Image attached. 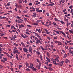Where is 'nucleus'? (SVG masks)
<instances>
[{
  "mask_svg": "<svg viewBox=\"0 0 73 73\" xmlns=\"http://www.w3.org/2000/svg\"><path fill=\"white\" fill-rule=\"evenodd\" d=\"M54 39H57V37L56 36H54Z\"/></svg>",
  "mask_w": 73,
  "mask_h": 73,
  "instance_id": "obj_63",
  "label": "nucleus"
},
{
  "mask_svg": "<svg viewBox=\"0 0 73 73\" xmlns=\"http://www.w3.org/2000/svg\"><path fill=\"white\" fill-rule=\"evenodd\" d=\"M44 31H46V34H47V35H49L50 32H48V30L46 29H44Z\"/></svg>",
  "mask_w": 73,
  "mask_h": 73,
  "instance_id": "obj_10",
  "label": "nucleus"
},
{
  "mask_svg": "<svg viewBox=\"0 0 73 73\" xmlns=\"http://www.w3.org/2000/svg\"><path fill=\"white\" fill-rule=\"evenodd\" d=\"M38 32L39 33H41V30H40V29H39L38 31Z\"/></svg>",
  "mask_w": 73,
  "mask_h": 73,
  "instance_id": "obj_34",
  "label": "nucleus"
},
{
  "mask_svg": "<svg viewBox=\"0 0 73 73\" xmlns=\"http://www.w3.org/2000/svg\"><path fill=\"white\" fill-rule=\"evenodd\" d=\"M36 61H37V62H38V63H39V62H40V61L38 59H36Z\"/></svg>",
  "mask_w": 73,
  "mask_h": 73,
  "instance_id": "obj_41",
  "label": "nucleus"
},
{
  "mask_svg": "<svg viewBox=\"0 0 73 73\" xmlns=\"http://www.w3.org/2000/svg\"><path fill=\"white\" fill-rule=\"evenodd\" d=\"M39 64L38 66H40L41 65V62H39Z\"/></svg>",
  "mask_w": 73,
  "mask_h": 73,
  "instance_id": "obj_47",
  "label": "nucleus"
},
{
  "mask_svg": "<svg viewBox=\"0 0 73 73\" xmlns=\"http://www.w3.org/2000/svg\"><path fill=\"white\" fill-rule=\"evenodd\" d=\"M4 36V34L0 33V36Z\"/></svg>",
  "mask_w": 73,
  "mask_h": 73,
  "instance_id": "obj_48",
  "label": "nucleus"
},
{
  "mask_svg": "<svg viewBox=\"0 0 73 73\" xmlns=\"http://www.w3.org/2000/svg\"><path fill=\"white\" fill-rule=\"evenodd\" d=\"M53 31H54V32H56V33L57 34H58V35H60V33L59 32V31L54 30Z\"/></svg>",
  "mask_w": 73,
  "mask_h": 73,
  "instance_id": "obj_14",
  "label": "nucleus"
},
{
  "mask_svg": "<svg viewBox=\"0 0 73 73\" xmlns=\"http://www.w3.org/2000/svg\"><path fill=\"white\" fill-rule=\"evenodd\" d=\"M16 18L18 19H21V17H19V16H17L16 17Z\"/></svg>",
  "mask_w": 73,
  "mask_h": 73,
  "instance_id": "obj_27",
  "label": "nucleus"
},
{
  "mask_svg": "<svg viewBox=\"0 0 73 73\" xmlns=\"http://www.w3.org/2000/svg\"><path fill=\"white\" fill-rule=\"evenodd\" d=\"M59 32L61 33H62V34L63 35H64V37H66V35H65V34L63 32H62V31H59Z\"/></svg>",
  "mask_w": 73,
  "mask_h": 73,
  "instance_id": "obj_5",
  "label": "nucleus"
},
{
  "mask_svg": "<svg viewBox=\"0 0 73 73\" xmlns=\"http://www.w3.org/2000/svg\"><path fill=\"white\" fill-rule=\"evenodd\" d=\"M72 31V30H69V31L70 32V33H73V31Z\"/></svg>",
  "mask_w": 73,
  "mask_h": 73,
  "instance_id": "obj_44",
  "label": "nucleus"
},
{
  "mask_svg": "<svg viewBox=\"0 0 73 73\" xmlns=\"http://www.w3.org/2000/svg\"><path fill=\"white\" fill-rule=\"evenodd\" d=\"M53 24L54 25H56V26H57V25H56V23H55V22H53Z\"/></svg>",
  "mask_w": 73,
  "mask_h": 73,
  "instance_id": "obj_40",
  "label": "nucleus"
},
{
  "mask_svg": "<svg viewBox=\"0 0 73 73\" xmlns=\"http://www.w3.org/2000/svg\"><path fill=\"white\" fill-rule=\"evenodd\" d=\"M38 24V23H34L33 25H37Z\"/></svg>",
  "mask_w": 73,
  "mask_h": 73,
  "instance_id": "obj_38",
  "label": "nucleus"
},
{
  "mask_svg": "<svg viewBox=\"0 0 73 73\" xmlns=\"http://www.w3.org/2000/svg\"><path fill=\"white\" fill-rule=\"evenodd\" d=\"M18 48L20 50H22V48H21V47H19Z\"/></svg>",
  "mask_w": 73,
  "mask_h": 73,
  "instance_id": "obj_53",
  "label": "nucleus"
},
{
  "mask_svg": "<svg viewBox=\"0 0 73 73\" xmlns=\"http://www.w3.org/2000/svg\"><path fill=\"white\" fill-rule=\"evenodd\" d=\"M13 28L14 29H16V28H15V27H14L13 26H11V29H12Z\"/></svg>",
  "mask_w": 73,
  "mask_h": 73,
  "instance_id": "obj_18",
  "label": "nucleus"
},
{
  "mask_svg": "<svg viewBox=\"0 0 73 73\" xmlns=\"http://www.w3.org/2000/svg\"><path fill=\"white\" fill-rule=\"evenodd\" d=\"M35 35L36 36H37V37H38V36H39L38 35V33H35Z\"/></svg>",
  "mask_w": 73,
  "mask_h": 73,
  "instance_id": "obj_26",
  "label": "nucleus"
},
{
  "mask_svg": "<svg viewBox=\"0 0 73 73\" xmlns=\"http://www.w3.org/2000/svg\"><path fill=\"white\" fill-rule=\"evenodd\" d=\"M71 24V23H69L68 22H67V24H66L67 27H69V25H70Z\"/></svg>",
  "mask_w": 73,
  "mask_h": 73,
  "instance_id": "obj_16",
  "label": "nucleus"
},
{
  "mask_svg": "<svg viewBox=\"0 0 73 73\" xmlns=\"http://www.w3.org/2000/svg\"><path fill=\"white\" fill-rule=\"evenodd\" d=\"M40 47L41 48L42 50H47V47H45V48H44L42 46H40Z\"/></svg>",
  "mask_w": 73,
  "mask_h": 73,
  "instance_id": "obj_4",
  "label": "nucleus"
},
{
  "mask_svg": "<svg viewBox=\"0 0 73 73\" xmlns=\"http://www.w3.org/2000/svg\"><path fill=\"white\" fill-rule=\"evenodd\" d=\"M32 9L33 10V12H35V11H36V10H35V8L34 7H33Z\"/></svg>",
  "mask_w": 73,
  "mask_h": 73,
  "instance_id": "obj_22",
  "label": "nucleus"
},
{
  "mask_svg": "<svg viewBox=\"0 0 73 73\" xmlns=\"http://www.w3.org/2000/svg\"><path fill=\"white\" fill-rule=\"evenodd\" d=\"M23 50L24 52H26V53H28V50L27 49L24 48H23Z\"/></svg>",
  "mask_w": 73,
  "mask_h": 73,
  "instance_id": "obj_6",
  "label": "nucleus"
},
{
  "mask_svg": "<svg viewBox=\"0 0 73 73\" xmlns=\"http://www.w3.org/2000/svg\"><path fill=\"white\" fill-rule=\"evenodd\" d=\"M21 44L23 45V46H24L25 45V44H24V43H23V42H22L21 43Z\"/></svg>",
  "mask_w": 73,
  "mask_h": 73,
  "instance_id": "obj_52",
  "label": "nucleus"
},
{
  "mask_svg": "<svg viewBox=\"0 0 73 73\" xmlns=\"http://www.w3.org/2000/svg\"><path fill=\"white\" fill-rule=\"evenodd\" d=\"M62 24H65V22H63L62 21H59Z\"/></svg>",
  "mask_w": 73,
  "mask_h": 73,
  "instance_id": "obj_23",
  "label": "nucleus"
},
{
  "mask_svg": "<svg viewBox=\"0 0 73 73\" xmlns=\"http://www.w3.org/2000/svg\"><path fill=\"white\" fill-rule=\"evenodd\" d=\"M40 57L41 60H42V55H40Z\"/></svg>",
  "mask_w": 73,
  "mask_h": 73,
  "instance_id": "obj_29",
  "label": "nucleus"
},
{
  "mask_svg": "<svg viewBox=\"0 0 73 73\" xmlns=\"http://www.w3.org/2000/svg\"><path fill=\"white\" fill-rule=\"evenodd\" d=\"M36 53L38 55H40V52L39 51H37L36 52Z\"/></svg>",
  "mask_w": 73,
  "mask_h": 73,
  "instance_id": "obj_19",
  "label": "nucleus"
},
{
  "mask_svg": "<svg viewBox=\"0 0 73 73\" xmlns=\"http://www.w3.org/2000/svg\"><path fill=\"white\" fill-rule=\"evenodd\" d=\"M64 61H61L60 62H59L58 63V65L60 66H62V65H63V64H64Z\"/></svg>",
  "mask_w": 73,
  "mask_h": 73,
  "instance_id": "obj_3",
  "label": "nucleus"
},
{
  "mask_svg": "<svg viewBox=\"0 0 73 73\" xmlns=\"http://www.w3.org/2000/svg\"><path fill=\"white\" fill-rule=\"evenodd\" d=\"M42 11L41 10H39V11H38V12H42Z\"/></svg>",
  "mask_w": 73,
  "mask_h": 73,
  "instance_id": "obj_64",
  "label": "nucleus"
},
{
  "mask_svg": "<svg viewBox=\"0 0 73 73\" xmlns=\"http://www.w3.org/2000/svg\"><path fill=\"white\" fill-rule=\"evenodd\" d=\"M11 38V40H13V41H14V40H15V39H14V38Z\"/></svg>",
  "mask_w": 73,
  "mask_h": 73,
  "instance_id": "obj_59",
  "label": "nucleus"
},
{
  "mask_svg": "<svg viewBox=\"0 0 73 73\" xmlns=\"http://www.w3.org/2000/svg\"><path fill=\"white\" fill-rule=\"evenodd\" d=\"M3 59H4V61L5 62V61H7V58H3Z\"/></svg>",
  "mask_w": 73,
  "mask_h": 73,
  "instance_id": "obj_25",
  "label": "nucleus"
},
{
  "mask_svg": "<svg viewBox=\"0 0 73 73\" xmlns=\"http://www.w3.org/2000/svg\"><path fill=\"white\" fill-rule=\"evenodd\" d=\"M13 53L14 54H15L16 53L15 50H14V51H13Z\"/></svg>",
  "mask_w": 73,
  "mask_h": 73,
  "instance_id": "obj_54",
  "label": "nucleus"
},
{
  "mask_svg": "<svg viewBox=\"0 0 73 73\" xmlns=\"http://www.w3.org/2000/svg\"><path fill=\"white\" fill-rule=\"evenodd\" d=\"M46 59L47 60H46V61L47 62H50V58H49L46 57Z\"/></svg>",
  "mask_w": 73,
  "mask_h": 73,
  "instance_id": "obj_11",
  "label": "nucleus"
},
{
  "mask_svg": "<svg viewBox=\"0 0 73 73\" xmlns=\"http://www.w3.org/2000/svg\"><path fill=\"white\" fill-rule=\"evenodd\" d=\"M23 35H24L23 34L21 35V37H23V38H28V36L27 35H25V34H24Z\"/></svg>",
  "mask_w": 73,
  "mask_h": 73,
  "instance_id": "obj_1",
  "label": "nucleus"
},
{
  "mask_svg": "<svg viewBox=\"0 0 73 73\" xmlns=\"http://www.w3.org/2000/svg\"><path fill=\"white\" fill-rule=\"evenodd\" d=\"M65 48H66V49H68V46H65Z\"/></svg>",
  "mask_w": 73,
  "mask_h": 73,
  "instance_id": "obj_50",
  "label": "nucleus"
},
{
  "mask_svg": "<svg viewBox=\"0 0 73 73\" xmlns=\"http://www.w3.org/2000/svg\"><path fill=\"white\" fill-rule=\"evenodd\" d=\"M38 37L39 38V40H40L41 41H42V39L41 38V36L40 35H39L38 36Z\"/></svg>",
  "mask_w": 73,
  "mask_h": 73,
  "instance_id": "obj_17",
  "label": "nucleus"
},
{
  "mask_svg": "<svg viewBox=\"0 0 73 73\" xmlns=\"http://www.w3.org/2000/svg\"><path fill=\"white\" fill-rule=\"evenodd\" d=\"M26 64V65L27 66H28H28H28V65H29V64H28V63L26 62L25 63Z\"/></svg>",
  "mask_w": 73,
  "mask_h": 73,
  "instance_id": "obj_33",
  "label": "nucleus"
},
{
  "mask_svg": "<svg viewBox=\"0 0 73 73\" xmlns=\"http://www.w3.org/2000/svg\"><path fill=\"white\" fill-rule=\"evenodd\" d=\"M40 4V2H38L35 4V5H38Z\"/></svg>",
  "mask_w": 73,
  "mask_h": 73,
  "instance_id": "obj_28",
  "label": "nucleus"
},
{
  "mask_svg": "<svg viewBox=\"0 0 73 73\" xmlns=\"http://www.w3.org/2000/svg\"><path fill=\"white\" fill-rule=\"evenodd\" d=\"M25 33L26 34H27V35H29V32H28V31H26L25 32Z\"/></svg>",
  "mask_w": 73,
  "mask_h": 73,
  "instance_id": "obj_42",
  "label": "nucleus"
},
{
  "mask_svg": "<svg viewBox=\"0 0 73 73\" xmlns=\"http://www.w3.org/2000/svg\"><path fill=\"white\" fill-rule=\"evenodd\" d=\"M32 5V3H29V5H30L31 6V5Z\"/></svg>",
  "mask_w": 73,
  "mask_h": 73,
  "instance_id": "obj_62",
  "label": "nucleus"
},
{
  "mask_svg": "<svg viewBox=\"0 0 73 73\" xmlns=\"http://www.w3.org/2000/svg\"><path fill=\"white\" fill-rule=\"evenodd\" d=\"M66 63H68V62H70V61L68 59H66V60H65Z\"/></svg>",
  "mask_w": 73,
  "mask_h": 73,
  "instance_id": "obj_12",
  "label": "nucleus"
},
{
  "mask_svg": "<svg viewBox=\"0 0 73 73\" xmlns=\"http://www.w3.org/2000/svg\"><path fill=\"white\" fill-rule=\"evenodd\" d=\"M30 65L29 66H28V68H31V69L32 68L33 69V68H34L33 67V64L30 63Z\"/></svg>",
  "mask_w": 73,
  "mask_h": 73,
  "instance_id": "obj_2",
  "label": "nucleus"
},
{
  "mask_svg": "<svg viewBox=\"0 0 73 73\" xmlns=\"http://www.w3.org/2000/svg\"><path fill=\"white\" fill-rule=\"evenodd\" d=\"M26 70L27 71H30V69H29V68H27Z\"/></svg>",
  "mask_w": 73,
  "mask_h": 73,
  "instance_id": "obj_49",
  "label": "nucleus"
},
{
  "mask_svg": "<svg viewBox=\"0 0 73 73\" xmlns=\"http://www.w3.org/2000/svg\"><path fill=\"white\" fill-rule=\"evenodd\" d=\"M36 67H37L38 68V69H40V66L38 65H36Z\"/></svg>",
  "mask_w": 73,
  "mask_h": 73,
  "instance_id": "obj_30",
  "label": "nucleus"
},
{
  "mask_svg": "<svg viewBox=\"0 0 73 73\" xmlns=\"http://www.w3.org/2000/svg\"><path fill=\"white\" fill-rule=\"evenodd\" d=\"M27 26L29 28H32V26L30 25H27Z\"/></svg>",
  "mask_w": 73,
  "mask_h": 73,
  "instance_id": "obj_45",
  "label": "nucleus"
},
{
  "mask_svg": "<svg viewBox=\"0 0 73 73\" xmlns=\"http://www.w3.org/2000/svg\"><path fill=\"white\" fill-rule=\"evenodd\" d=\"M13 44V45H14L16 46H19V44H18L17 43H14Z\"/></svg>",
  "mask_w": 73,
  "mask_h": 73,
  "instance_id": "obj_24",
  "label": "nucleus"
},
{
  "mask_svg": "<svg viewBox=\"0 0 73 73\" xmlns=\"http://www.w3.org/2000/svg\"><path fill=\"white\" fill-rule=\"evenodd\" d=\"M29 49H31V50L32 49V47H31V46H30L29 47Z\"/></svg>",
  "mask_w": 73,
  "mask_h": 73,
  "instance_id": "obj_57",
  "label": "nucleus"
},
{
  "mask_svg": "<svg viewBox=\"0 0 73 73\" xmlns=\"http://www.w3.org/2000/svg\"><path fill=\"white\" fill-rule=\"evenodd\" d=\"M27 56H31V54H27Z\"/></svg>",
  "mask_w": 73,
  "mask_h": 73,
  "instance_id": "obj_61",
  "label": "nucleus"
},
{
  "mask_svg": "<svg viewBox=\"0 0 73 73\" xmlns=\"http://www.w3.org/2000/svg\"><path fill=\"white\" fill-rule=\"evenodd\" d=\"M19 29H21V25H20V24L19 25Z\"/></svg>",
  "mask_w": 73,
  "mask_h": 73,
  "instance_id": "obj_36",
  "label": "nucleus"
},
{
  "mask_svg": "<svg viewBox=\"0 0 73 73\" xmlns=\"http://www.w3.org/2000/svg\"><path fill=\"white\" fill-rule=\"evenodd\" d=\"M10 5V2H9L7 4V6L9 7Z\"/></svg>",
  "mask_w": 73,
  "mask_h": 73,
  "instance_id": "obj_35",
  "label": "nucleus"
},
{
  "mask_svg": "<svg viewBox=\"0 0 73 73\" xmlns=\"http://www.w3.org/2000/svg\"><path fill=\"white\" fill-rule=\"evenodd\" d=\"M33 68H31L32 69H33V71H36L37 70V69L35 68H34V67H33Z\"/></svg>",
  "mask_w": 73,
  "mask_h": 73,
  "instance_id": "obj_15",
  "label": "nucleus"
},
{
  "mask_svg": "<svg viewBox=\"0 0 73 73\" xmlns=\"http://www.w3.org/2000/svg\"><path fill=\"white\" fill-rule=\"evenodd\" d=\"M1 57H3V56H4V54H0V56Z\"/></svg>",
  "mask_w": 73,
  "mask_h": 73,
  "instance_id": "obj_51",
  "label": "nucleus"
},
{
  "mask_svg": "<svg viewBox=\"0 0 73 73\" xmlns=\"http://www.w3.org/2000/svg\"><path fill=\"white\" fill-rule=\"evenodd\" d=\"M39 44V42H38V40H36V44Z\"/></svg>",
  "mask_w": 73,
  "mask_h": 73,
  "instance_id": "obj_46",
  "label": "nucleus"
},
{
  "mask_svg": "<svg viewBox=\"0 0 73 73\" xmlns=\"http://www.w3.org/2000/svg\"><path fill=\"white\" fill-rule=\"evenodd\" d=\"M69 8H70V9H72V6H70L69 7Z\"/></svg>",
  "mask_w": 73,
  "mask_h": 73,
  "instance_id": "obj_55",
  "label": "nucleus"
},
{
  "mask_svg": "<svg viewBox=\"0 0 73 73\" xmlns=\"http://www.w3.org/2000/svg\"><path fill=\"white\" fill-rule=\"evenodd\" d=\"M40 20H38L37 21H36V23H37V24H38V23H40Z\"/></svg>",
  "mask_w": 73,
  "mask_h": 73,
  "instance_id": "obj_37",
  "label": "nucleus"
},
{
  "mask_svg": "<svg viewBox=\"0 0 73 73\" xmlns=\"http://www.w3.org/2000/svg\"><path fill=\"white\" fill-rule=\"evenodd\" d=\"M67 56V54H65L64 56V58H65Z\"/></svg>",
  "mask_w": 73,
  "mask_h": 73,
  "instance_id": "obj_39",
  "label": "nucleus"
},
{
  "mask_svg": "<svg viewBox=\"0 0 73 73\" xmlns=\"http://www.w3.org/2000/svg\"><path fill=\"white\" fill-rule=\"evenodd\" d=\"M56 28H57V29H59V30H62V29L61 28L57 27Z\"/></svg>",
  "mask_w": 73,
  "mask_h": 73,
  "instance_id": "obj_43",
  "label": "nucleus"
},
{
  "mask_svg": "<svg viewBox=\"0 0 73 73\" xmlns=\"http://www.w3.org/2000/svg\"><path fill=\"white\" fill-rule=\"evenodd\" d=\"M51 60H52V61L54 63V64H55L56 63V59H53V58L51 59Z\"/></svg>",
  "mask_w": 73,
  "mask_h": 73,
  "instance_id": "obj_8",
  "label": "nucleus"
},
{
  "mask_svg": "<svg viewBox=\"0 0 73 73\" xmlns=\"http://www.w3.org/2000/svg\"><path fill=\"white\" fill-rule=\"evenodd\" d=\"M32 49H29V52H30L31 53H33L32 52Z\"/></svg>",
  "mask_w": 73,
  "mask_h": 73,
  "instance_id": "obj_20",
  "label": "nucleus"
},
{
  "mask_svg": "<svg viewBox=\"0 0 73 73\" xmlns=\"http://www.w3.org/2000/svg\"><path fill=\"white\" fill-rule=\"evenodd\" d=\"M19 21L18 22V23H20V24H21L23 23V20L21 19H19L18 20Z\"/></svg>",
  "mask_w": 73,
  "mask_h": 73,
  "instance_id": "obj_9",
  "label": "nucleus"
},
{
  "mask_svg": "<svg viewBox=\"0 0 73 73\" xmlns=\"http://www.w3.org/2000/svg\"><path fill=\"white\" fill-rule=\"evenodd\" d=\"M36 11L38 12L39 11V8H36Z\"/></svg>",
  "mask_w": 73,
  "mask_h": 73,
  "instance_id": "obj_31",
  "label": "nucleus"
},
{
  "mask_svg": "<svg viewBox=\"0 0 73 73\" xmlns=\"http://www.w3.org/2000/svg\"><path fill=\"white\" fill-rule=\"evenodd\" d=\"M60 39H61V40H64V38L62 37H60Z\"/></svg>",
  "mask_w": 73,
  "mask_h": 73,
  "instance_id": "obj_58",
  "label": "nucleus"
},
{
  "mask_svg": "<svg viewBox=\"0 0 73 73\" xmlns=\"http://www.w3.org/2000/svg\"><path fill=\"white\" fill-rule=\"evenodd\" d=\"M55 60H57V59H58V58H59V56H58L56 57L55 58Z\"/></svg>",
  "mask_w": 73,
  "mask_h": 73,
  "instance_id": "obj_56",
  "label": "nucleus"
},
{
  "mask_svg": "<svg viewBox=\"0 0 73 73\" xmlns=\"http://www.w3.org/2000/svg\"><path fill=\"white\" fill-rule=\"evenodd\" d=\"M58 45H62V42L59 41L58 43Z\"/></svg>",
  "mask_w": 73,
  "mask_h": 73,
  "instance_id": "obj_13",
  "label": "nucleus"
},
{
  "mask_svg": "<svg viewBox=\"0 0 73 73\" xmlns=\"http://www.w3.org/2000/svg\"><path fill=\"white\" fill-rule=\"evenodd\" d=\"M59 41H56L54 42L55 43H57V44H58V43Z\"/></svg>",
  "mask_w": 73,
  "mask_h": 73,
  "instance_id": "obj_60",
  "label": "nucleus"
},
{
  "mask_svg": "<svg viewBox=\"0 0 73 73\" xmlns=\"http://www.w3.org/2000/svg\"><path fill=\"white\" fill-rule=\"evenodd\" d=\"M48 69L49 70H51V71H52V70H53V69L51 67H49Z\"/></svg>",
  "mask_w": 73,
  "mask_h": 73,
  "instance_id": "obj_32",
  "label": "nucleus"
},
{
  "mask_svg": "<svg viewBox=\"0 0 73 73\" xmlns=\"http://www.w3.org/2000/svg\"><path fill=\"white\" fill-rule=\"evenodd\" d=\"M49 3L51 4L48 5V6H52V7H53V5H54V3L51 1H50Z\"/></svg>",
  "mask_w": 73,
  "mask_h": 73,
  "instance_id": "obj_7",
  "label": "nucleus"
},
{
  "mask_svg": "<svg viewBox=\"0 0 73 73\" xmlns=\"http://www.w3.org/2000/svg\"><path fill=\"white\" fill-rule=\"evenodd\" d=\"M46 54L47 55V56H48V57H49L50 56V54H49V52H47Z\"/></svg>",
  "mask_w": 73,
  "mask_h": 73,
  "instance_id": "obj_21",
  "label": "nucleus"
}]
</instances>
